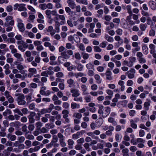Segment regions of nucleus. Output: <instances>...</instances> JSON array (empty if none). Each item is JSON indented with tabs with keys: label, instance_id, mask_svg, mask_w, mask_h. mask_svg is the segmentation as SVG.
<instances>
[{
	"label": "nucleus",
	"instance_id": "1",
	"mask_svg": "<svg viewBox=\"0 0 156 156\" xmlns=\"http://www.w3.org/2000/svg\"><path fill=\"white\" fill-rule=\"evenodd\" d=\"M98 113L102 114L103 118H105L109 115L111 111V108L109 107L104 108L103 106L101 105H98Z\"/></svg>",
	"mask_w": 156,
	"mask_h": 156
},
{
	"label": "nucleus",
	"instance_id": "2",
	"mask_svg": "<svg viewBox=\"0 0 156 156\" xmlns=\"http://www.w3.org/2000/svg\"><path fill=\"white\" fill-rule=\"evenodd\" d=\"M25 6L26 5L25 4L16 3L14 5L13 9L15 10L17 9L18 11L20 12L25 11L27 10Z\"/></svg>",
	"mask_w": 156,
	"mask_h": 156
},
{
	"label": "nucleus",
	"instance_id": "3",
	"mask_svg": "<svg viewBox=\"0 0 156 156\" xmlns=\"http://www.w3.org/2000/svg\"><path fill=\"white\" fill-rule=\"evenodd\" d=\"M16 21L17 23V27L19 30L21 32H24L25 28L22 20L20 18H18L16 19Z\"/></svg>",
	"mask_w": 156,
	"mask_h": 156
},
{
	"label": "nucleus",
	"instance_id": "4",
	"mask_svg": "<svg viewBox=\"0 0 156 156\" xmlns=\"http://www.w3.org/2000/svg\"><path fill=\"white\" fill-rule=\"evenodd\" d=\"M25 96L23 94H20L17 98V103L19 105H24L26 103V101L24 100Z\"/></svg>",
	"mask_w": 156,
	"mask_h": 156
},
{
	"label": "nucleus",
	"instance_id": "5",
	"mask_svg": "<svg viewBox=\"0 0 156 156\" xmlns=\"http://www.w3.org/2000/svg\"><path fill=\"white\" fill-rule=\"evenodd\" d=\"M36 113L34 112H31L29 116H28L29 119V122L31 123H33L34 122L35 119L34 117Z\"/></svg>",
	"mask_w": 156,
	"mask_h": 156
},
{
	"label": "nucleus",
	"instance_id": "6",
	"mask_svg": "<svg viewBox=\"0 0 156 156\" xmlns=\"http://www.w3.org/2000/svg\"><path fill=\"white\" fill-rule=\"evenodd\" d=\"M29 73L28 76L29 78L31 77L37 73L36 69L34 68H30L28 69Z\"/></svg>",
	"mask_w": 156,
	"mask_h": 156
},
{
	"label": "nucleus",
	"instance_id": "7",
	"mask_svg": "<svg viewBox=\"0 0 156 156\" xmlns=\"http://www.w3.org/2000/svg\"><path fill=\"white\" fill-rule=\"evenodd\" d=\"M12 18L11 16H8L5 18V20L8 23L9 25L13 26L14 25V21L12 20Z\"/></svg>",
	"mask_w": 156,
	"mask_h": 156
},
{
	"label": "nucleus",
	"instance_id": "8",
	"mask_svg": "<svg viewBox=\"0 0 156 156\" xmlns=\"http://www.w3.org/2000/svg\"><path fill=\"white\" fill-rule=\"evenodd\" d=\"M71 92L72 93V96L73 97H79L80 94L78 90L76 89H72L70 90Z\"/></svg>",
	"mask_w": 156,
	"mask_h": 156
},
{
	"label": "nucleus",
	"instance_id": "9",
	"mask_svg": "<svg viewBox=\"0 0 156 156\" xmlns=\"http://www.w3.org/2000/svg\"><path fill=\"white\" fill-rule=\"evenodd\" d=\"M129 64L127 65V66L129 67H131L133 65V62L136 61V59L135 57H131L129 58Z\"/></svg>",
	"mask_w": 156,
	"mask_h": 156
},
{
	"label": "nucleus",
	"instance_id": "10",
	"mask_svg": "<svg viewBox=\"0 0 156 156\" xmlns=\"http://www.w3.org/2000/svg\"><path fill=\"white\" fill-rule=\"evenodd\" d=\"M61 116L60 114H59L55 116L53 115H51L49 118V121L50 122H53L55 121V119L57 120H60L61 119Z\"/></svg>",
	"mask_w": 156,
	"mask_h": 156
},
{
	"label": "nucleus",
	"instance_id": "11",
	"mask_svg": "<svg viewBox=\"0 0 156 156\" xmlns=\"http://www.w3.org/2000/svg\"><path fill=\"white\" fill-rule=\"evenodd\" d=\"M112 74V72L108 68L107 70L105 73V75L106 76V79L109 80H112V77L111 76Z\"/></svg>",
	"mask_w": 156,
	"mask_h": 156
},
{
	"label": "nucleus",
	"instance_id": "12",
	"mask_svg": "<svg viewBox=\"0 0 156 156\" xmlns=\"http://www.w3.org/2000/svg\"><path fill=\"white\" fill-rule=\"evenodd\" d=\"M46 89V87L45 86L41 87V90L40 91V94L43 95H46L47 96L50 94V93H49L48 94H46L45 92V90Z\"/></svg>",
	"mask_w": 156,
	"mask_h": 156
},
{
	"label": "nucleus",
	"instance_id": "13",
	"mask_svg": "<svg viewBox=\"0 0 156 156\" xmlns=\"http://www.w3.org/2000/svg\"><path fill=\"white\" fill-rule=\"evenodd\" d=\"M149 5L151 9L155 10L156 9V3L153 1H150L149 2Z\"/></svg>",
	"mask_w": 156,
	"mask_h": 156
},
{
	"label": "nucleus",
	"instance_id": "14",
	"mask_svg": "<svg viewBox=\"0 0 156 156\" xmlns=\"http://www.w3.org/2000/svg\"><path fill=\"white\" fill-rule=\"evenodd\" d=\"M13 56L17 58V60L19 62H22L23 60V58L21 54L16 52L13 55Z\"/></svg>",
	"mask_w": 156,
	"mask_h": 156
},
{
	"label": "nucleus",
	"instance_id": "15",
	"mask_svg": "<svg viewBox=\"0 0 156 156\" xmlns=\"http://www.w3.org/2000/svg\"><path fill=\"white\" fill-rule=\"evenodd\" d=\"M75 38L77 39V40H76L75 39H74V37L72 36H70L68 37V40L69 41L73 42V41L74 40L76 43L79 42L80 41V38L79 37L76 35L75 36Z\"/></svg>",
	"mask_w": 156,
	"mask_h": 156
},
{
	"label": "nucleus",
	"instance_id": "16",
	"mask_svg": "<svg viewBox=\"0 0 156 156\" xmlns=\"http://www.w3.org/2000/svg\"><path fill=\"white\" fill-rule=\"evenodd\" d=\"M142 48L144 54L145 55L147 54L148 53V49L147 46L145 44H143Z\"/></svg>",
	"mask_w": 156,
	"mask_h": 156
},
{
	"label": "nucleus",
	"instance_id": "17",
	"mask_svg": "<svg viewBox=\"0 0 156 156\" xmlns=\"http://www.w3.org/2000/svg\"><path fill=\"white\" fill-rule=\"evenodd\" d=\"M82 90L83 91V94L84 95L87 94H89L87 91V88L86 86L84 84H83L81 86Z\"/></svg>",
	"mask_w": 156,
	"mask_h": 156
},
{
	"label": "nucleus",
	"instance_id": "18",
	"mask_svg": "<svg viewBox=\"0 0 156 156\" xmlns=\"http://www.w3.org/2000/svg\"><path fill=\"white\" fill-rule=\"evenodd\" d=\"M71 107L72 109L79 108L80 107V105L78 104L73 102L71 104Z\"/></svg>",
	"mask_w": 156,
	"mask_h": 156
},
{
	"label": "nucleus",
	"instance_id": "19",
	"mask_svg": "<svg viewBox=\"0 0 156 156\" xmlns=\"http://www.w3.org/2000/svg\"><path fill=\"white\" fill-rule=\"evenodd\" d=\"M61 55L65 59H67L70 58V56L67 54L66 50L61 53Z\"/></svg>",
	"mask_w": 156,
	"mask_h": 156
},
{
	"label": "nucleus",
	"instance_id": "20",
	"mask_svg": "<svg viewBox=\"0 0 156 156\" xmlns=\"http://www.w3.org/2000/svg\"><path fill=\"white\" fill-rule=\"evenodd\" d=\"M46 113H49L48 109L47 108H43L41 110L40 113H38L37 114L38 116L40 115L41 114H44Z\"/></svg>",
	"mask_w": 156,
	"mask_h": 156
},
{
	"label": "nucleus",
	"instance_id": "21",
	"mask_svg": "<svg viewBox=\"0 0 156 156\" xmlns=\"http://www.w3.org/2000/svg\"><path fill=\"white\" fill-rule=\"evenodd\" d=\"M7 137L11 141H14L16 139V136L15 135H12L11 134H8L7 135Z\"/></svg>",
	"mask_w": 156,
	"mask_h": 156
},
{
	"label": "nucleus",
	"instance_id": "22",
	"mask_svg": "<svg viewBox=\"0 0 156 156\" xmlns=\"http://www.w3.org/2000/svg\"><path fill=\"white\" fill-rule=\"evenodd\" d=\"M9 48L11 50V52L12 54H14L17 52V50L15 48L14 46L13 45H10Z\"/></svg>",
	"mask_w": 156,
	"mask_h": 156
},
{
	"label": "nucleus",
	"instance_id": "23",
	"mask_svg": "<svg viewBox=\"0 0 156 156\" xmlns=\"http://www.w3.org/2000/svg\"><path fill=\"white\" fill-rule=\"evenodd\" d=\"M74 83V80L72 79H69L67 80V83L69 84V87H72V85Z\"/></svg>",
	"mask_w": 156,
	"mask_h": 156
},
{
	"label": "nucleus",
	"instance_id": "24",
	"mask_svg": "<svg viewBox=\"0 0 156 156\" xmlns=\"http://www.w3.org/2000/svg\"><path fill=\"white\" fill-rule=\"evenodd\" d=\"M68 5L72 9H74L75 8L76 4L74 2H68Z\"/></svg>",
	"mask_w": 156,
	"mask_h": 156
},
{
	"label": "nucleus",
	"instance_id": "25",
	"mask_svg": "<svg viewBox=\"0 0 156 156\" xmlns=\"http://www.w3.org/2000/svg\"><path fill=\"white\" fill-rule=\"evenodd\" d=\"M62 114L63 115V117H65L66 118V117H68V114H69V112L67 110H64L62 111Z\"/></svg>",
	"mask_w": 156,
	"mask_h": 156
},
{
	"label": "nucleus",
	"instance_id": "26",
	"mask_svg": "<svg viewBox=\"0 0 156 156\" xmlns=\"http://www.w3.org/2000/svg\"><path fill=\"white\" fill-rule=\"evenodd\" d=\"M66 47L68 49H72L73 50H74L75 49L74 46H72L70 43H67L66 45Z\"/></svg>",
	"mask_w": 156,
	"mask_h": 156
},
{
	"label": "nucleus",
	"instance_id": "27",
	"mask_svg": "<svg viewBox=\"0 0 156 156\" xmlns=\"http://www.w3.org/2000/svg\"><path fill=\"white\" fill-rule=\"evenodd\" d=\"M144 108L146 110H148L149 109V106L150 105V102H146L144 104Z\"/></svg>",
	"mask_w": 156,
	"mask_h": 156
},
{
	"label": "nucleus",
	"instance_id": "28",
	"mask_svg": "<svg viewBox=\"0 0 156 156\" xmlns=\"http://www.w3.org/2000/svg\"><path fill=\"white\" fill-rule=\"evenodd\" d=\"M66 12L68 13L69 15L72 14L73 13V12L71 10L70 8L69 7H66L65 8Z\"/></svg>",
	"mask_w": 156,
	"mask_h": 156
},
{
	"label": "nucleus",
	"instance_id": "29",
	"mask_svg": "<svg viewBox=\"0 0 156 156\" xmlns=\"http://www.w3.org/2000/svg\"><path fill=\"white\" fill-rule=\"evenodd\" d=\"M17 64H16L17 66V68L19 70H22L24 69V67L23 65L20 63H18V62H16Z\"/></svg>",
	"mask_w": 156,
	"mask_h": 156
},
{
	"label": "nucleus",
	"instance_id": "30",
	"mask_svg": "<svg viewBox=\"0 0 156 156\" xmlns=\"http://www.w3.org/2000/svg\"><path fill=\"white\" fill-rule=\"evenodd\" d=\"M58 17L59 19L62 21H61V23H62V24H64L65 21V18L64 15H58Z\"/></svg>",
	"mask_w": 156,
	"mask_h": 156
},
{
	"label": "nucleus",
	"instance_id": "31",
	"mask_svg": "<svg viewBox=\"0 0 156 156\" xmlns=\"http://www.w3.org/2000/svg\"><path fill=\"white\" fill-rule=\"evenodd\" d=\"M57 136L59 138V141L65 140V137L61 133H58Z\"/></svg>",
	"mask_w": 156,
	"mask_h": 156
},
{
	"label": "nucleus",
	"instance_id": "32",
	"mask_svg": "<svg viewBox=\"0 0 156 156\" xmlns=\"http://www.w3.org/2000/svg\"><path fill=\"white\" fill-rule=\"evenodd\" d=\"M134 121L133 119H131L130 121L131 124V126L133 129H136L137 128V125L136 124L134 123Z\"/></svg>",
	"mask_w": 156,
	"mask_h": 156
},
{
	"label": "nucleus",
	"instance_id": "33",
	"mask_svg": "<svg viewBox=\"0 0 156 156\" xmlns=\"http://www.w3.org/2000/svg\"><path fill=\"white\" fill-rule=\"evenodd\" d=\"M73 100L77 102H81L83 101L82 98L80 97H74Z\"/></svg>",
	"mask_w": 156,
	"mask_h": 156
},
{
	"label": "nucleus",
	"instance_id": "34",
	"mask_svg": "<svg viewBox=\"0 0 156 156\" xmlns=\"http://www.w3.org/2000/svg\"><path fill=\"white\" fill-rule=\"evenodd\" d=\"M147 27V25L146 24L141 23L140 25V28L142 31H144Z\"/></svg>",
	"mask_w": 156,
	"mask_h": 156
},
{
	"label": "nucleus",
	"instance_id": "35",
	"mask_svg": "<svg viewBox=\"0 0 156 156\" xmlns=\"http://www.w3.org/2000/svg\"><path fill=\"white\" fill-rule=\"evenodd\" d=\"M77 46L81 51H83L85 49V47L83 44L81 43L79 44H77Z\"/></svg>",
	"mask_w": 156,
	"mask_h": 156
},
{
	"label": "nucleus",
	"instance_id": "36",
	"mask_svg": "<svg viewBox=\"0 0 156 156\" xmlns=\"http://www.w3.org/2000/svg\"><path fill=\"white\" fill-rule=\"evenodd\" d=\"M64 74L62 72H58L55 74V76L57 78H62L63 77Z\"/></svg>",
	"mask_w": 156,
	"mask_h": 156
},
{
	"label": "nucleus",
	"instance_id": "37",
	"mask_svg": "<svg viewBox=\"0 0 156 156\" xmlns=\"http://www.w3.org/2000/svg\"><path fill=\"white\" fill-rule=\"evenodd\" d=\"M79 132H77L76 133L73 134L72 135V138L74 139H77L79 137L80 135Z\"/></svg>",
	"mask_w": 156,
	"mask_h": 156
},
{
	"label": "nucleus",
	"instance_id": "38",
	"mask_svg": "<svg viewBox=\"0 0 156 156\" xmlns=\"http://www.w3.org/2000/svg\"><path fill=\"white\" fill-rule=\"evenodd\" d=\"M73 116L77 119H80L82 117V115L79 113H76L74 114Z\"/></svg>",
	"mask_w": 156,
	"mask_h": 156
},
{
	"label": "nucleus",
	"instance_id": "39",
	"mask_svg": "<svg viewBox=\"0 0 156 156\" xmlns=\"http://www.w3.org/2000/svg\"><path fill=\"white\" fill-rule=\"evenodd\" d=\"M32 93H30L26 96V99L27 101H30L32 99Z\"/></svg>",
	"mask_w": 156,
	"mask_h": 156
},
{
	"label": "nucleus",
	"instance_id": "40",
	"mask_svg": "<svg viewBox=\"0 0 156 156\" xmlns=\"http://www.w3.org/2000/svg\"><path fill=\"white\" fill-rule=\"evenodd\" d=\"M13 112L14 113H17L19 115L23 116V113H22V112L18 108H16L14 110Z\"/></svg>",
	"mask_w": 156,
	"mask_h": 156
},
{
	"label": "nucleus",
	"instance_id": "41",
	"mask_svg": "<svg viewBox=\"0 0 156 156\" xmlns=\"http://www.w3.org/2000/svg\"><path fill=\"white\" fill-rule=\"evenodd\" d=\"M127 102L128 101L126 100L120 101V103L122 106L123 107L126 106Z\"/></svg>",
	"mask_w": 156,
	"mask_h": 156
},
{
	"label": "nucleus",
	"instance_id": "42",
	"mask_svg": "<svg viewBox=\"0 0 156 156\" xmlns=\"http://www.w3.org/2000/svg\"><path fill=\"white\" fill-rule=\"evenodd\" d=\"M60 23H57V24H55V30L56 32L58 33L59 31V27L60 26Z\"/></svg>",
	"mask_w": 156,
	"mask_h": 156
},
{
	"label": "nucleus",
	"instance_id": "43",
	"mask_svg": "<svg viewBox=\"0 0 156 156\" xmlns=\"http://www.w3.org/2000/svg\"><path fill=\"white\" fill-rule=\"evenodd\" d=\"M58 87L60 89L63 90L65 89V84L63 83H60L58 84Z\"/></svg>",
	"mask_w": 156,
	"mask_h": 156
},
{
	"label": "nucleus",
	"instance_id": "44",
	"mask_svg": "<svg viewBox=\"0 0 156 156\" xmlns=\"http://www.w3.org/2000/svg\"><path fill=\"white\" fill-rule=\"evenodd\" d=\"M81 54L82 56L84 59H87L89 58L88 54L85 52H82Z\"/></svg>",
	"mask_w": 156,
	"mask_h": 156
},
{
	"label": "nucleus",
	"instance_id": "45",
	"mask_svg": "<svg viewBox=\"0 0 156 156\" xmlns=\"http://www.w3.org/2000/svg\"><path fill=\"white\" fill-rule=\"evenodd\" d=\"M35 18V16L34 15H31L29 16L28 19L30 22H33Z\"/></svg>",
	"mask_w": 156,
	"mask_h": 156
},
{
	"label": "nucleus",
	"instance_id": "46",
	"mask_svg": "<svg viewBox=\"0 0 156 156\" xmlns=\"http://www.w3.org/2000/svg\"><path fill=\"white\" fill-rule=\"evenodd\" d=\"M83 146L87 151H89L90 150V145L88 143H86L83 144Z\"/></svg>",
	"mask_w": 156,
	"mask_h": 156
},
{
	"label": "nucleus",
	"instance_id": "47",
	"mask_svg": "<svg viewBox=\"0 0 156 156\" xmlns=\"http://www.w3.org/2000/svg\"><path fill=\"white\" fill-rule=\"evenodd\" d=\"M75 77L76 78H78L79 77H82L84 75V73H75Z\"/></svg>",
	"mask_w": 156,
	"mask_h": 156
},
{
	"label": "nucleus",
	"instance_id": "48",
	"mask_svg": "<svg viewBox=\"0 0 156 156\" xmlns=\"http://www.w3.org/2000/svg\"><path fill=\"white\" fill-rule=\"evenodd\" d=\"M103 122V119L101 118V117H99L98 119V127L101 126Z\"/></svg>",
	"mask_w": 156,
	"mask_h": 156
},
{
	"label": "nucleus",
	"instance_id": "49",
	"mask_svg": "<svg viewBox=\"0 0 156 156\" xmlns=\"http://www.w3.org/2000/svg\"><path fill=\"white\" fill-rule=\"evenodd\" d=\"M149 115H144L142 116L141 117V119L142 121L147 120L149 119Z\"/></svg>",
	"mask_w": 156,
	"mask_h": 156
},
{
	"label": "nucleus",
	"instance_id": "50",
	"mask_svg": "<svg viewBox=\"0 0 156 156\" xmlns=\"http://www.w3.org/2000/svg\"><path fill=\"white\" fill-rule=\"evenodd\" d=\"M11 113V112L9 109H6L5 111L3 112V115L4 116H6L7 114H10Z\"/></svg>",
	"mask_w": 156,
	"mask_h": 156
},
{
	"label": "nucleus",
	"instance_id": "51",
	"mask_svg": "<svg viewBox=\"0 0 156 156\" xmlns=\"http://www.w3.org/2000/svg\"><path fill=\"white\" fill-rule=\"evenodd\" d=\"M93 135L92 137V138L93 139H97L98 138V130L94 131Z\"/></svg>",
	"mask_w": 156,
	"mask_h": 156
},
{
	"label": "nucleus",
	"instance_id": "52",
	"mask_svg": "<svg viewBox=\"0 0 156 156\" xmlns=\"http://www.w3.org/2000/svg\"><path fill=\"white\" fill-rule=\"evenodd\" d=\"M25 137L27 139L29 140H33L34 139V136L31 134H26Z\"/></svg>",
	"mask_w": 156,
	"mask_h": 156
},
{
	"label": "nucleus",
	"instance_id": "53",
	"mask_svg": "<svg viewBox=\"0 0 156 156\" xmlns=\"http://www.w3.org/2000/svg\"><path fill=\"white\" fill-rule=\"evenodd\" d=\"M54 108L55 109V106L53 104H51L50 105L49 108L47 109L50 113Z\"/></svg>",
	"mask_w": 156,
	"mask_h": 156
},
{
	"label": "nucleus",
	"instance_id": "54",
	"mask_svg": "<svg viewBox=\"0 0 156 156\" xmlns=\"http://www.w3.org/2000/svg\"><path fill=\"white\" fill-rule=\"evenodd\" d=\"M45 14L49 19L51 18V11L49 9L46 10L45 11Z\"/></svg>",
	"mask_w": 156,
	"mask_h": 156
},
{
	"label": "nucleus",
	"instance_id": "55",
	"mask_svg": "<svg viewBox=\"0 0 156 156\" xmlns=\"http://www.w3.org/2000/svg\"><path fill=\"white\" fill-rule=\"evenodd\" d=\"M83 66L81 64H79L77 67V69L79 71L82 70L83 68Z\"/></svg>",
	"mask_w": 156,
	"mask_h": 156
},
{
	"label": "nucleus",
	"instance_id": "56",
	"mask_svg": "<svg viewBox=\"0 0 156 156\" xmlns=\"http://www.w3.org/2000/svg\"><path fill=\"white\" fill-rule=\"evenodd\" d=\"M22 113H23V114H27L28 113V110L26 108H24L21 109Z\"/></svg>",
	"mask_w": 156,
	"mask_h": 156
},
{
	"label": "nucleus",
	"instance_id": "57",
	"mask_svg": "<svg viewBox=\"0 0 156 156\" xmlns=\"http://www.w3.org/2000/svg\"><path fill=\"white\" fill-rule=\"evenodd\" d=\"M76 68V66H74L72 65L70 66L68 68H67V69L68 71H71L73 69H75Z\"/></svg>",
	"mask_w": 156,
	"mask_h": 156
},
{
	"label": "nucleus",
	"instance_id": "58",
	"mask_svg": "<svg viewBox=\"0 0 156 156\" xmlns=\"http://www.w3.org/2000/svg\"><path fill=\"white\" fill-rule=\"evenodd\" d=\"M39 8L42 10H44L46 9V4H40L39 6Z\"/></svg>",
	"mask_w": 156,
	"mask_h": 156
},
{
	"label": "nucleus",
	"instance_id": "59",
	"mask_svg": "<svg viewBox=\"0 0 156 156\" xmlns=\"http://www.w3.org/2000/svg\"><path fill=\"white\" fill-rule=\"evenodd\" d=\"M62 107L63 108H65L66 109H67L69 108V104L67 102H64L63 103Z\"/></svg>",
	"mask_w": 156,
	"mask_h": 156
},
{
	"label": "nucleus",
	"instance_id": "60",
	"mask_svg": "<svg viewBox=\"0 0 156 156\" xmlns=\"http://www.w3.org/2000/svg\"><path fill=\"white\" fill-rule=\"evenodd\" d=\"M131 6L130 5H128L126 7V9L128 11V12L129 14L132 13V12L131 9Z\"/></svg>",
	"mask_w": 156,
	"mask_h": 156
},
{
	"label": "nucleus",
	"instance_id": "61",
	"mask_svg": "<svg viewBox=\"0 0 156 156\" xmlns=\"http://www.w3.org/2000/svg\"><path fill=\"white\" fill-rule=\"evenodd\" d=\"M6 11L8 12H10L12 10V7L11 5H9L6 7Z\"/></svg>",
	"mask_w": 156,
	"mask_h": 156
},
{
	"label": "nucleus",
	"instance_id": "62",
	"mask_svg": "<svg viewBox=\"0 0 156 156\" xmlns=\"http://www.w3.org/2000/svg\"><path fill=\"white\" fill-rule=\"evenodd\" d=\"M97 127V123L92 122L90 124V127L92 129H94L96 127Z\"/></svg>",
	"mask_w": 156,
	"mask_h": 156
},
{
	"label": "nucleus",
	"instance_id": "63",
	"mask_svg": "<svg viewBox=\"0 0 156 156\" xmlns=\"http://www.w3.org/2000/svg\"><path fill=\"white\" fill-rule=\"evenodd\" d=\"M68 144L70 146H73L74 143V141L72 139H69L67 140Z\"/></svg>",
	"mask_w": 156,
	"mask_h": 156
},
{
	"label": "nucleus",
	"instance_id": "64",
	"mask_svg": "<svg viewBox=\"0 0 156 156\" xmlns=\"http://www.w3.org/2000/svg\"><path fill=\"white\" fill-rule=\"evenodd\" d=\"M42 123L41 122H37L36 123V126L37 129H40L42 126Z\"/></svg>",
	"mask_w": 156,
	"mask_h": 156
}]
</instances>
